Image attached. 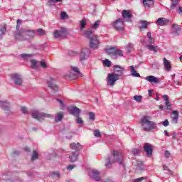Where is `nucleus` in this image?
<instances>
[{"instance_id":"1","label":"nucleus","mask_w":182,"mask_h":182,"mask_svg":"<svg viewBox=\"0 0 182 182\" xmlns=\"http://www.w3.org/2000/svg\"><path fill=\"white\" fill-rule=\"evenodd\" d=\"M105 161V167H107V168H110L112 164H114V163L123 164V154L121 151L114 150L111 152V154L107 156Z\"/></svg>"},{"instance_id":"2","label":"nucleus","mask_w":182,"mask_h":182,"mask_svg":"<svg viewBox=\"0 0 182 182\" xmlns=\"http://www.w3.org/2000/svg\"><path fill=\"white\" fill-rule=\"evenodd\" d=\"M35 31L31 28H21L14 33V38L16 41H29L35 38Z\"/></svg>"},{"instance_id":"3","label":"nucleus","mask_w":182,"mask_h":182,"mask_svg":"<svg viewBox=\"0 0 182 182\" xmlns=\"http://www.w3.org/2000/svg\"><path fill=\"white\" fill-rule=\"evenodd\" d=\"M140 124L142 130H144V132H151L152 130L157 129V124L151 121V117L149 116H144L142 117Z\"/></svg>"},{"instance_id":"4","label":"nucleus","mask_w":182,"mask_h":182,"mask_svg":"<svg viewBox=\"0 0 182 182\" xmlns=\"http://www.w3.org/2000/svg\"><path fill=\"white\" fill-rule=\"evenodd\" d=\"M85 36H86V38H89L90 39V48L92 49H97V48H99L100 41H99L97 36H93L92 30H88L86 31Z\"/></svg>"},{"instance_id":"5","label":"nucleus","mask_w":182,"mask_h":182,"mask_svg":"<svg viewBox=\"0 0 182 182\" xmlns=\"http://www.w3.org/2000/svg\"><path fill=\"white\" fill-rule=\"evenodd\" d=\"M31 116L33 119H36V120H38V122H43L45 120L46 117L47 119H53V115L50 114H46L45 112H41L38 110H34L31 113Z\"/></svg>"},{"instance_id":"6","label":"nucleus","mask_w":182,"mask_h":182,"mask_svg":"<svg viewBox=\"0 0 182 182\" xmlns=\"http://www.w3.org/2000/svg\"><path fill=\"white\" fill-rule=\"evenodd\" d=\"M80 75V70H79L77 67H71L70 71L67 72L64 75L65 79L68 80H75L77 79V75Z\"/></svg>"},{"instance_id":"7","label":"nucleus","mask_w":182,"mask_h":182,"mask_svg":"<svg viewBox=\"0 0 182 182\" xmlns=\"http://www.w3.org/2000/svg\"><path fill=\"white\" fill-rule=\"evenodd\" d=\"M119 79H120L119 75H116V73H109L107 77V86H111V87H113Z\"/></svg>"},{"instance_id":"8","label":"nucleus","mask_w":182,"mask_h":182,"mask_svg":"<svg viewBox=\"0 0 182 182\" xmlns=\"http://www.w3.org/2000/svg\"><path fill=\"white\" fill-rule=\"evenodd\" d=\"M66 35H68V28L65 27H61L60 30L54 31V38L55 39L63 38Z\"/></svg>"},{"instance_id":"9","label":"nucleus","mask_w":182,"mask_h":182,"mask_svg":"<svg viewBox=\"0 0 182 182\" xmlns=\"http://www.w3.org/2000/svg\"><path fill=\"white\" fill-rule=\"evenodd\" d=\"M112 27L116 31H123L124 29V22L123 19L119 18L112 23Z\"/></svg>"},{"instance_id":"10","label":"nucleus","mask_w":182,"mask_h":182,"mask_svg":"<svg viewBox=\"0 0 182 182\" xmlns=\"http://www.w3.org/2000/svg\"><path fill=\"white\" fill-rule=\"evenodd\" d=\"M11 77L17 86H22V83H23V78H22V75L19 74H11Z\"/></svg>"},{"instance_id":"11","label":"nucleus","mask_w":182,"mask_h":182,"mask_svg":"<svg viewBox=\"0 0 182 182\" xmlns=\"http://www.w3.org/2000/svg\"><path fill=\"white\" fill-rule=\"evenodd\" d=\"M47 84L48 87L54 90V92H58L59 90V87L55 83V78L50 77L47 79Z\"/></svg>"},{"instance_id":"12","label":"nucleus","mask_w":182,"mask_h":182,"mask_svg":"<svg viewBox=\"0 0 182 182\" xmlns=\"http://www.w3.org/2000/svg\"><path fill=\"white\" fill-rule=\"evenodd\" d=\"M89 56H90V50L89 48H83L80 53V60L83 62V60H86Z\"/></svg>"},{"instance_id":"13","label":"nucleus","mask_w":182,"mask_h":182,"mask_svg":"<svg viewBox=\"0 0 182 182\" xmlns=\"http://www.w3.org/2000/svg\"><path fill=\"white\" fill-rule=\"evenodd\" d=\"M100 172L96 169H92L89 171V176L91 177V178H93V180H95V181H100L102 180V178H100Z\"/></svg>"},{"instance_id":"14","label":"nucleus","mask_w":182,"mask_h":182,"mask_svg":"<svg viewBox=\"0 0 182 182\" xmlns=\"http://www.w3.org/2000/svg\"><path fill=\"white\" fill-rule=\"evenodd\" d=\"M68 110L70 114H73V116L77 117L80 114V109L77 108L75 106H71L68 108Z\"/></svg>"},{"instance_id":"15","label":"nucleus","mask_w":182,"mask_h":182,"mask_svg":"<svg viewBox=\"0 0 182 182\" xmlns=\"http://www.w3.org/2000/svg\"><path fill=\"white\" fill-rule=\"evenodd\" d=\"M144 150L146 153V156L150 157V156L153 154V145L149 143H145L144 145Z\"/></svg>"},{"instance_id":"16","label":"nucleus","mask_w":182,"mask_h":182,"mask_svg":"<svg viewBox=\"0 0 182 182\" xmlns=\"http://www.w3.org/2000/svg\"><path fill=\"white\" fill-rule=\"evenodd\" d=\"M114 73L118 75L119 77H120V76H122L123 73H124V67H122L120 65H114Z\"/></svg>"},{"instance_id":"17","label":"nucleus","mask_w":182,"mask_h":182,"mask_svg":"<svg viewBox=\"0 0 182 182\" xmlns=\"http://www.w3.org/2000/svg\"><path fill=\"white\" fill-rule=\"evenodd\" d=\"M163 63H164V70L166 72H171V62L170 60H167V58H164L163 60Z\"/></svg>"},{"instance_id":"18","label":"nucleus","mask_w":182,"mask_h":182,"mask_svg":"<svg viewBox=\"0 0 182 182\" xmlns=\"http://www.w3.org/2000/svg\"><path fill=\"white\" fill-rule=\"evenodd\" d=\"M146 38V45L154 44V42H156V40L154 39V38H153V36H151V32L150 31L147 32Z\"/></svg>"},{"instance_id":"19","label":"nucleus","mask_w":182,"mask_h":182,"mask_svg":"<svg viewBox=\"0 0 182 182\" xmlns=\"http://www.w3.org/2000/svg\"><path fill=\"white\" fill-rule=\"evenodd\" d=\"M145 80H146L147 82H149V83H160V79L153 75L146 77Z\"/></svg>"},{"instance_id":"20","label":"nucleus","mask_w":182,"mask_h":182,"mask_svg":"<svg viewBox=\"0 0 182 182\" xmlns=\"http://www.w3.org/2000/svg\"><path fill=\"white\" fill-rule=\"evenodd\" d=\"M156 25H158V26H164L167 25V23H168V20L165 18H159L156 20Z\"/></svg>"},{"instance_id":"21","label":"nucleus","mask_w":182,"mask_h":182,"mask_svg":"<svg viewBox=\"0 0 182 182\" xmlns=\"http://www.w3.org/2000/svg\"><path fill=\"white\" fill-rule=\"evenodd\" d=\"M64 116H65V113H63V112H57L55 114V122L56 123H58V122H62Z\"/></svg>"},{"instance_id":"22","label":"nucleus","mask_w":182,"mask_h":182,"mask_svg":"<svg viewBox=\"0 0 182 182\" xmlns=\"http://www.w3.org/2000/svg\"><path fill=\"white\" fill-rule=\"evenodd\" d=\"M171 117L172 119L173 123H174L175 124H177L178 120V112L173 111L171 114Z\"/></svg>"},{"instance_id":"23","label":"nucleus","mask_w":182,"mask_h":182,"mask_svg":"<svg viewBox=\"0 0 182 182\" xmlns=\"http://www.w3.org/2000/svg\"><path fill=\"white\" fill-rule=\"evenodd\" d=\"M78 156H79V151H75V152H73L72 154L69 156V159L71 163H75V161L77 160Z\"/></svg>"},{"instance_id":"24","label":"nucleus","mask_w":182,"mask_h":182,"mask_svg":"<svg viewBox=\"0 0 182 182\" xmlns=\"http://www.w3.org/2000/svg\"><path fill=\"white\" fill-rule=\"evenodd\" d=\"M172 33L173 35H178V32L181 31V28H180V26L177 24H173L171 28Z\"/></svg>"},{"instance_id":"25","label":"nucleus","mask_w":182,"mask_h":182,"mask_svg":"<svg viewBox=\"0 0 182 182\" xmlns=\"http://www.w3.org/2000/svg\"><path fill=\"white\" fill-rule=\"evenodd\" d=\"M70 148L72 150H75V151H79L82 150V145L80 143H72L70 144Z\"/></svg>"},{"instance_id":"26","label":"nucleus","mask_w":182,"mask_h":182,"mask_svg":"<svg viewBox=\"0 0 182 182\" xmlns=\"http://www.w3.org/2000/svg\"><path fill=\"white\" fill-rule=\"evenodd\" d=\"M142 3L145 8H150V6H153V5H154V0H143Z\"/></svg>"},{"instance_id":"27","label":"nucleus","mask_w":182,"mask_h":182,"mask_svg":"<svg viewBox=\"0 0 182 182\" xmlns=\"http://www.w3.org/2000/svg\"><path fill=\"white\" fill-rule=\"evenodd\" d=\"M146 48L149 49V50H151V52H154L155 53L156 52H159V47L157 46H154V44H147Z\"/></svg>"},{"instance_id":"28","label":"nucleus","mask_w":182,"mask_h":182,"mask_svg":"<svg viewBox=\"0 0 182 182\" xmlns=\"http://www.w3.org/2000/svg\"><path fill=\"white\" fill-rule=\"evenodd\" d=\"M31 63L32 69H39V67L41 66L40 62L36 60H31Z\"/></svg>"},{"instance_id":"29","label":"nucleus","mask_w":182,"mask_h":182,"mask_svg":"<svg viewBox=\"0 0 182 182\" xmlns=\"http://www.w3.org/2000/svg\"><path fill=\"white\" fill-rule=\"evenodd\" d=\"M129 69L132 76L134 77H140V74L136 73V69L134 68V65L129 66Z\"/></svg>"},{"instance_id":"30","label":"nucleus","mask_w":182,"mask_h":182,"mask_svg":"<svg viewBox=\"0 0 182 182\" xmlns=\"http://www.w3.org/2000/svg\"><path fill=\"white\" fill-rule=\"evenodd\" d=\"M0 106L4 110H9V102L6 101H0Z\"/></svg>"},{"instance_id":"31","label":"nucleus","mask_w":182,"mask_h":182,"mask_svg":"<svg viewBox=\"0 0 182 182\" xmlns=\"http://www.w3.org/2000/svg\"><path fill=\"white\" fill-rule=\"evenodd\" d=\"M122 18L124 19H130V18H132V14H130V11H129V10H123Z\"/></svg>"},{"instance_id":"32","label":"nucleus","mask_w":182,"mask_h":182,"mask_svg":"<svg viewBox=\"0 0 182 182\" xmlns=\"http://www.w3.org/2000/svg\"><path fill=\"white\" fill-rule=\"evenodd\" d=\"M139 23L141 25L139 28H143L144 29H147V26L150 25V22H147L146 21H144V20H141L139 21Z\"/></svg>"},{"instance_id":"33","label":"nucleus","mask_w":182,"mask_h":182,"mask_svg":"<svg viewBox=\"0 0 182 182\" xmlns=\"http://www.w3.org/2000/svg\"><path fill=\"white\" fill-rule=\"evenodd\" d=\"M115 52H116V48H110L107 49V53L109 55V56H112V58H114Z\"/></svg>"},{"instance_id":"34","label":"nucleus","mask_w":182,"mask_h":182,"mask_svg":"<svg viewBox=\"0 0 182 182\" xmlns=\"http://www.w3.org/2000/svg\"><path fill=\"white\" fill-rule=\"evenodd\" d=\"M36 33H37V35H38L39 36H43L46 35V31H45V30L42 28H38L36 30Z\"/></svg>"},{"instance_id":"35","label":"nucleus","mask_w":182,"mask_h":182,"mask_svg":"<svg viewBox=\"0 0 182 182\" xmlns=\"http://www.w3.org/2000/svg\"><path fill=\"white\" fill-rule=\"evenodd\" d=\"M117 56H123V50L115 48V54L114 55V59H116Z\"/></svg>"},{"instance_id":"36","label":"nucleus","mask_w":182,"mask_h":182,"mask_svg":"<svg viewBox=\"0 0 182 182\" xmlns=\"http://www.w3.org/2000/svg\"><path fill=\"white\" fill-rule=\"evenodd\" d=\"M80 31H83V29H85V27L86 26V18H83L82 20H81L80 21Z\"/></svg>"},{"instance_id":"37","label":"nucleus","mask_w":182,"mask_h":182,"mask_svg":"<svg viewBox=\"0 0 182 182\" xmlns=\"http://www.w3.org/2000/svg\"><path fill=\"white\" fill-rule=\"evenodd\" d=\"M39 156V154H38V152L36 151V150H33V154L31 156V160L32 161H35V160H38V157Z\"/></svg>"},{"instance_id":"38","label":"nucleus","mask_w":182,"mask_h":182,"mask_svg":"<svg viewBox=\"0 0 182 182\" xmlns=\"http://www.w3.org/2000/svg\"><path fill=\"white\" fill-rule=\"evenodd\" d=\"M133 99L135 102L140 103L141 102V100H143V97L141 95H134Z\"/></svg>"},{"instance_id":"39","label":"nucleus","mask_w":182,"mask_h":182,"mask_svg":"<svg viewBox=\"0 0 182 182\" xmlns=\"http://www.w3.org/2000/svg\"><path fill=\"white\" fill-rule=\"evenodd\" d=\"M102 63L104 66H106V68H110V66L112 65V62H110V60L107 59L102 60Z\"/></svg>"},{"instance_id":"40","label":"nucleus","mask_w":182,"mask_h":182,"mask_svg":"<svg viewBox=\"0 0 182 182\" xmlns=\"http://www.w3.org/2000/svg\"><path fill=\"white\" fill-rule=\"evenodd\" d=\"M133 48H134L133 44L129 43L126 47L127 53H130V52H132V50H133Z\"/></svg>"},{"instance_id":"41","label":"nucleus","mask_w":182,"mask_h":182,"mask_svg":"<svg viewBox=\"0 0 182 182\" xmlns=\"http://www.w3.org/2000/svg\"><path fill=\"white\" fill-rule=\"evenodd\" d=\"M88 114H89L90 120H91L92 122H95L96 114H95V112H90L88 113Z\"/></svg>"},{"instance_id":"42","label":"nucleus","mask_w":182,"mask_h":182,"mask_svg":"<svg viewBox=\"0 0 182 182\" xmlns=\"http://www.w3.org/2000/svg\"><path fill=\"white\" fill-rule=\"evenodd\" d=\"M57 102H58L60 105V109L64 110L65 107H66V105H65V103H63V101H62V100H57Z\"/></svg>"},{"instance_id":"43","label":"nucleus","mask_w":182,"mask_h":182,"mask_svg":"<svg viewBox=\"0 0 182 182\" xmlns=\"http://www.w3.org/2000/svg\"><path fill=\"white\" fill-rule=\"evenodd\" d=\"M178 1L177 0H172V4L171 5V9H174L177 5H178Z\"/></svg>"},{"instance_id":"44","label":"nucleus","mask_w":182,"mask_h":182,"mask_svg":"<svg viewBox=\"0 0 182 182\" xmlns=\"http://www.w3.org/2000/svg\"><path fill=\"white\" fill-rule=\"evenodd\" d=\"M165 105L166 107H164V110H170V107H171V104L170 103V102L168 101H165Z\"/></svg>"},{"instance_id":"45","label":"nucleus","mask_w":182,"mask_h":182,"mask_svg":"<svg viewBox=\"0 0 182 182\" xmlns=\"http://www.w3.org/2000/svg\"><path fill=\"white\" fill-rule=\"evenodd\" d=\"M51 176L53 178H59L60 177V173H59L58 171L52 172Z\"/></svg>"},{"instance_id":"46","label":"nucleus","mask_w":182,"mask_h":182,"mask_svg":"<svg viewBox=\"0 0 182 182\" xmlns=\"http://www.w3.org/2000/svg\"><path fill=\"white\" fill-rule=\"evenodd\" d=\"M132 151L134 156H137L140 154V150L136 148H134Z\"/></svg>"},{"instance_id":"47","label":"nucleus","mask_w":182,"mask_h":182,"mask_svg":"<svg viewBox=\"0 0 182 182\" xmlns=\"http://www.w3.org/2000/svg\"><path fill=\"white\" fill-rule=\"evenodd\" d=\"M100 21H97L95 23L92 24V29H97V27L100 26Z\"/></svg>"},{"instance_id":"48","label":"nucleus","mask_w":182,"mask_h":182,"mask_svg":"<svg viewBox=\"0 0 182 182\" xmlns=\"http://www.w3.org/2000/svg\"><path fill=\"white\" fill-rule=\"evenodd\" d=\"M94 135L95 136V137H100L102 136V133L99 129H95L94 131Z\"/></svg>"},{"instance_id":"49","label":"nucleus","mask_w":182,"mask_h":182,"mask_svg":"<svg viewBox=\"0 0 182 182\" xmlns=\"http://www.w3.org/2000/svg\"><path fill=\"white\" fill-rule=\"evenodd\" d=\"M56 4L55 0H48L47 5L48 6H54V5Z\"/></svg>"},{"instance_id":"50","label":"nucleus","mask_w":182,"mask_h":182,"mask_svg":"<svg viewBox=\"0 0 182 182\" xmlns=\"http://www.w3.org/2000/svg\"><path fill=\"white\" fill-rule=\"evenodd\" d=\"M40 66H41V68H43L44 69H46V68H48V65H46L45 60H42L40 62Z\"/></svg>"},{"instance_id":"51","label":"nucleus","mask_w":182,"mask_h":182,"mask_svg":"<svg viewBox=\"0 0 182 182\" xmlns=\"http://www.w3.org/2000/svg\"><path fill=\"white\" fill-rule=\"evenodd\" d=\"M76 117V123H77V124H83V120L82 119V118H80L79 115L77 116Z\"/></svg>"},{"instance_id":"52","label":"nucleus","mask_w":182,"mask_h":182,"mask_svg":"<svg viewBox=\"0 0 182 182\" xmlns=\"http://www.w3.org/2000/svg\"><path fill=\"white\" fill-rule=\"evenodd\" d=\"M6 31V28H0V39H2V36L5 33Z\"/></svg>"},{"instance_id":"53","label":"nucleus","mask_w":182,"mask_h":182,"mask_svg":"<svg viewBox=\"0 0 182 182\" xmlns=\"http://www.w3.org/2000/svg\"><path fill=\"white\" fill-rule=\"evenodd\" d=\"M23 59H28V58H31V54H21L20 55Z\"/></svg>"},{"instance_id":"54","label":"nucleus","mask_w":182,"mask_h":182,"mask_svg":"<svg viewBox=\"0 0 182 182\" xmlns=\"http://www.w3.org/2000/svg\"><path fill=\"white\" fill-rule=\"evenodd\" d=\"M60 18L61 19H65L66 18H68V14H66V12L65 11L61 12Z\"/></svg>"},{"instance_id":"55","label":"nucleus","mask_w":182,"mask_h":182,"mask_svg":"<svg viewBox=\"0 0 182 182\" xmlns=\"http://www.w3.org/2000/svg\"><path fill=\"white\" fill-rule=\"evenodd\" d=\"M164 156L166 159H170V156H171V154L168 150L165 151Z\"/></svg>"},{"instance_id":"56","label":"nucleus","mask_w":182,"mask_h":182,"mask_svg":"<svg viewBox=\"0 0 182 182\" xmlns=\"http://www.w3.org/2000/svg\"><path fill=\"white\" fill-rule=\"evenodd\" d=\"M21 112L23 114H28V108H26V107H22Z\"/></svg>"},{"instance_id":"57","label":"nucleus","mask_w":182,"mask_h":182,"mask_svg":"<svg viewBox=\"0 0 182 182\" xmlns=\"http://www.w3.org/2000/svg\"><path fill=\"white\" fill-rule=\"evenodd\" d=\"M161 124H163V126H164L165 127H167V126H168L169 124L168 120L166 119L165 121L161 122Z\"/></svg>"},{"instance_id":"58","label":"nucleus","mask_w":182,"mask_h":182,"mask_svg":"<svg viewBox=\"0 0 182 182\" xmlns=\"http://www.w3.org/2000/svg\"><path fill=\"white\" fill-rule=\"evenodd\" d=\"M162 98L164 99V100L165 102H168V96L167 95H162Z\"/></svg>"},{"instance_id":"59","label":"nucleus","mask_w":182,"mask_h":182,"mask_svg":"<svg viewBox=\"0 0 182 182\" xmlns=\"http://www.w3.org/2000/svg\"><path fill=\"white\" fill-rule=\"evenodd\" d=\"M104 182H113V179L110 177L106 178Z\"/></svg>"},{"instance_id":"60","label":"nucleus","mask_w":182,"mask_h":182,"mask_svg":"<svg viewBox=\"0 0 182 182\" xmlns=\"http://www.w3.org/2000/svg\"><path fill=\"white\" fill-rule=\"evenodd\" d=\"M73 168H75V165H69L68 167H67V170H73Z\"/></svg>"},{"instance_id":"61","label":"nucleus","mask_w":182,"mask_h":182,"mask_svg":"<svg viewBox=\"0 0 182 182\" xmlns=\"http://www.w3.org/2000/svg\"><path fill=\"white\" fill-rule=\"evenodd\" d=\"M6 182H23L22 179H15L14 181H7Z\"/></svg>"},{"instance_id":"62","label":"nucleus","mask_w":182,"mask_h":182,"mask_svg":"<svg viewBox=\"0 0 182 182\" xmlns=\"http://www.w3.org/2000/svg\"><path fill=\"white\" fill-rule=\"evenodd\" d=\"M21 23V20L20 19H17V26H16V31L19 30L18 28H19V24Z\"/></svg>"},{"instance_id":"63","label":"nucleus","mask_w":182,"mask_h":182,"mask_svg":"<svg viewBox=\"0 0 182 182\" xmlns=\"http://www.w3.org/2000/svg\"><path fill=\"white\" fill-rule=\"evenodd\" d=\"M165 136H166V137H170V134L168 133V132L167 130H164V132Z\"/></svg>"},{"instance_id":"64","label":"nucleus","mask_w":182,"mask_h":182,"mask_svg":"<svg viewBox=\"0 0 182 182\" xmlns=\"http://www.w3.org/2000/svg\"><path fill=\"white\" fill-rule=\"evenodd\" d=\"M178 14H182V7L180 6H178Z\"/></svg>"}]
</instances>
